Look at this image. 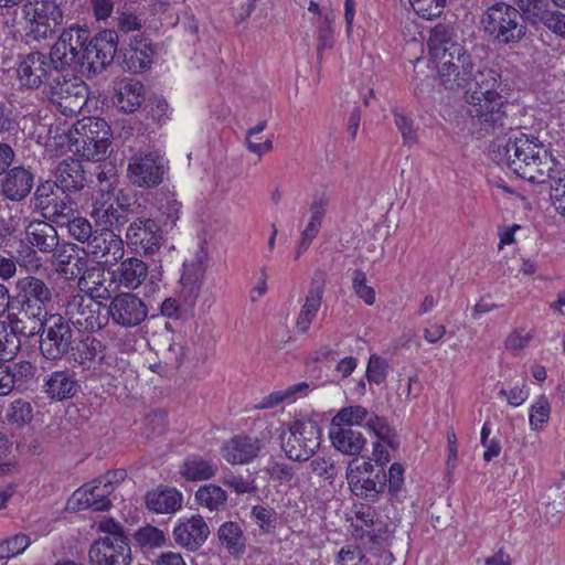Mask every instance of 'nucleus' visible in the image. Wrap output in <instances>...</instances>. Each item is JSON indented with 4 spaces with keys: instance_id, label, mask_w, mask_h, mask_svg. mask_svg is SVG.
<instances>
[{
    "instance_id": "obj_15",
    "label": "nucleus",
    "mask_w": 565,
    "mask_h": 565,
    "mask_svg": "<svg viewBox=\"0 0 565 565\" xmlns=\"http://www.w3.org/2000/svg\"><path fill=\"white\" fill-rule=\"evenodd\" d=\"M124 471L108 472L93 480L90 483L84 484L74 492L73 497L76 498L83 509L106 511L111 505L109 495L115 490V483H117L119 479H124Z\"/></svg>"
},
{
    "instance_id": "obj_53",
    "label": "nucleus",
    "mask_w": 565,
    "mask_h": 565,
    "mask_svg": "<svg viewBox=\"0 0 565 565\" xmlns=\"http://www.w3.org/2000/svg\"><path fill=\"white\" fill-rule=\"evenodd\" d=\"M394 124L402 135L403 143L406 147H413L418 142L417 130L414 127V120L404 115L399 109L392 110Z\"/></svg>"
},
{
    "instance_id": "obj_41",
    "label": "nucleus",
    "mask_w": 565,
    "mask_h": 565,
    "mask_svg": "<svg viewBox=\"0 0 565 565\" xmlns=\"http://www.w3.org/2000/svg\"><path fill=\"white\" fill-rule=\"evenodd\" d=\"M308 391L309 384L306 382H300L285 390L270 393L268 396L264 397L255 407L257 409L274 408L284 402L296 399L297 396L307 395Z\"/></svg>"
},
{
    "instance_id": "obj_35",
    "label": "nucleus",
    "mask_w": 565,
    "mask_h": 565,
    "mask_svg": "<svg viewBox=\"0 0 565 565\" xmlns=\"http://www.w3.org/2000/svg\"><path fill=\"white\" fill-rule=\"evenodd\" d=\"M146 20L128 9L118 10L116 17V29L114 30L118 35V44L126 43L129 38L134 35H143L142 29Z\"/></svg>"
},
{
    "instance_id": "obj_61",
    "label": "nucleus",
    "mask_w": 565,
    "mask_h": 565,
    "mask_svg": "<svg viewBox=\"0 0 565 565\" xmlns=\"http://www.w3.org/2000/svg\"><path fill=\"white\" fill-rule=\"evenodd\" d=\"M66 226L68 228V234L81 243L87 244V242H89V239L95 235V231L93 230L90 222L82 216L75 215Z\"/></svg>"
},
{
    "instance_id": "obj_13",
    "label": "nucleus",
    "mask_w": 565,
    "mask_h": 565,
    "mask_svg": "<svg viewBox=\"0 0 565 565\" xmlns=\"http://www.w3.org/2000/svg\"><path fill=\"white\" fill-rule=\"evenodd\" d=\"M166 170L167 161L159 152H138L129 160L127 175L134 185L150 189L163 181Z\"/></svg>"
},
{
    "instance_id": "obj_50",
    "label": "nucleus",
    "mask_w": 565,
    "mask_h": 565,
    "mask_svg": "<svg viewBox=\"0 0 565 565\" xmlns=\"http://www.w3.org/2000/svg\"><path fill=\"white\" fill-rule=\"evenodd\" d=\"M75 212L76 211L71 206L68 195L65 193L57 202L54 203V207H52L50 212L49 210H43L41 211V214L52 223L60 226H66L75 216Z\"/></svg>"
},
{
    "instance_id": "obj_57",
    "label": "nucleus",
    "mask_w": 565,
    "mask_h": 565,
    "mask_svg": "<svg viewBox=\"0 0 565 565\" xmlns=\"http://www.w3.org/2000/svg\"><path fill=\"white\" fill-rule=\"evenodd\" d=\"M551 405L546 396L541 395L530 408V426L533 430H540L548 420Z\"/></svg>"
},
{
    "instance_id": "obj_14",
    "label": "nucleus",
    "mask_w": 565,
    "mask_h": 565,
    "mask_svg": "<svg viewBox=\"0 0 565 565\" xmlns=\"http://www.w3.org/2000/svg\"><path fill=\"white\" fill-rule=\"evenodd\" d=\"M106 316L115 326L135 328L148 317V306L136 294L122 291L116 294L106 307Z\"/></svg>"
},
{
    "instance_id": "obj_18",
    "label": "nucleus",
    "mask_w": 565,
    "mask_h": 565,
    "mask_svg": "<svg viewBox=\"0 0 565 565\" xmlns=\"http://www.w3.org/2000/svg\"><path fill=\"white\" fill-rule=\"evenodd\" d=\"M160 227L152 218L138 217L127 228L126 242L130 249L146 256L160 248Z\"/></svg>"
},
{
    "instance_id": "obj_30",
    "label": "nucleus",
    "mask_w": 565,
    "mask_h": 565,
    "mask_svg": "<svg viewBox=\"0 0 565 565\" xmlns=\"http://www.w3.org/2000/svg\"><path fill=\"white\" fill-rule=\"evenodd\" d=\"M145 502L153 513L170 514L182 508L183 495L173 488H157L146 494Z\"/></svg>"
},
{
    "instance_id": "obj_63",
    "label": "nucleus",
    "mask_w": 565,
    "mask_h": 565,
    "mask_svg": "<svg viewBox=\"0 0 565 565\" xmlns=\"http://www.w3.org/2000/svg\"><path fill=\"white\" fill-rule=\"evenodd\" d=\"M78 246L73 243L64 242L58 243V247L53 250L54 264L57 266V271L62 274V269H70L71 265L76 258Z\"/></svg>"
},
{
    "instance_id": "obj_11",
    "label": "nucleus",
    "mask_w": 565,
    "mask_h": 565,
    "mask_svg": "<svg viewBox=\"0 0 565 565\" xmlns=\"http://www.w3.org/2000/svg\"><path fill=\"white\" fill-rule=\"evenodd\" d=\"M52 54L42 52H31L26 54L18 64L17 75L21 86L29 89H39L42 86L49 87L54 73L60 72Z\"/></svg>"
},
{
    "instance_id": "obj_34",
    "label": "nucleus",
    "mask_w": 565,
    "mask_h": 565,
    "mask_svg": "<svg viewBox=\"0 0 565 565\" xmlns=\"http://www.w3.org/2000/svg\"><path fill=\"white\" fill-rule=\"evenodd\" d=\"M105 349L106 347L103 341L95 337L86 335L78 341L75 340L74 349L70 356L78 365L85 366L96 358L103 360Z\"/></svg>"
},
{
    "instance_id": "obj_24",
    "label": "nucleus",
    "mask_w": 565,
    "mask_h": 565,
    "mask_svg": "<svg viewBox=\"0 0 565 565\" xmlns=\"http://www.w3.org/2000/svg\"><path fill=\"white\" fill-rule=\"evenodd\" d=\"M263 448L262 441L256 437L238 435L226 441L221 454L231 465H245L253 461Z\"/></svg>"
},
{
    "instance_id": "obj_4",
    "label": "nucleus",
    "mask_w": 565,
    "mask_h": 565,
    "mask_svg": "<svg viewBox=\"0 0 565 565\" xmlns=\"http://www.w3.org/2000/svg\"><path fill=\"white\" fill-rule=\"evenodd\" d=\"M480 25L489 41L508 47L516 46L529 32L522 13L505 1L488 6L480 15Z\"/></svg>"
},
{
    "instance_id": "obj_45",
    "label": "nucleus",
    "mask_w": 565,
    "mask_h": 565,
    "mask_svg": "<svg viewBox=\"0 0 565 565\" xmlns=\"http://www.w3.org/2000/svg\"><path fill=\"white\" fill-rule=\"evenodd\" d=\"M307 469L310 475L332 484L339 475L340 468L331 456H316L309 459Z\"/></svg>"
},
{
    "instance_id": "obj_17",
    "label": "nucleus",
    "mask_w": 565,
    "mask_h": 565,
    "mask_svg": "<svg viewBox=\"0 0 565 565\" xmlns=\"http://www.w3.org/2000/svg\"><path fill=\"white\" fill-rule=\"evenodd\" d=\"M210 534V526L200 514L180 518L172 530L175 545L190 553L198 552L206 543Z\"/></svg>"
},
{
    "instance_id": "obj_10",
    "label": "nucleus",
    "mask_w": 565,
    "mask_h": 565,
    "mask_svg": "<svg viewBox=\"0 0 565 565\" xmlns=\"http://www.w3.org/2000/svg\"><path fill=\"white\" fill-rule=\"evenodd\" d=\"M118 46V35L113 30H104L88 39L81 55L82 73L97 74L111 64Z\"/></svg>"
},
{
    "instance_id": "obj_25",
    "label": "nucleus",
    "mask_w": 565,
    "mask_h": 565,
    "mask_svg": "<svg viewBox=\"0 0 565 565\" xmlns=\"http://www.w3.org/2000/svg\"><path fill=\"white\" fill-rule=\"evenodd\" d=\"M42 388L47 398L64 401L76 395L79 384L75 374L70 370H57L44 379Z\"/></svg>"
},
{
    "instance_id": "obj_32",
    "label": "nucleus",
    "mask_w": 565,
    "mask_h": 565,
    "mask_svg": "<svg viewBox=\"0 0 565 565\" xmlns=\"http://www.w3.org/2000/svg\"><path fill=\"white\" fill-rule=\"evenodd\" d=\"M220 545L232 556L238 557L246 551V536L242 526L234 521H226L216 532Z\"/></svg>"
},
{
    "instance_id": "obj_43",
    "label": "nucleus",
    "mask_w": 565,
    "mask_h": 565,
    "mask_svg": "<svg viewBox=\"0 0 565 565\" xmlns=\"http://www.w3.org/2000/svg\"><path fill=\"white\" fill-rule=\"evenodd\" d=\"M64 194L56 181L45 180L36 186L32 200L35 209L40 212L43 210L50 211L54 207V203Z\"/></svg>"
},
{
    "instance_id": "obj_51",
    "label": "nucleus",
    "mask_w": 565,
    "mask_h": 565,
    "mask_svg": "<svg viewBox=\"0 0 565 565\" xmlns=\"http://www.w3.org/2000/svg\"><path fill=\"white\" fill-rule=\"evenodd\" d=\"M366 428L392 449H396L399 446L396 431L388 425L384 417L374 414L373 417L369 419Z\"/></svg>"
},
{
    "instance_id": "obj_64",
    "label": "nucleus",
    "mask_w": 565,
    "mask_h": 565,
    "mask_svg": "<svg viewBox=\"0 0 565 565\" xmlns=\"http://www.w3.org/2000/svg\"><path fill=\"white\" fill-rule=\"evenodd\" d=\"M264 471L269 479L279 483L290 482L295 476L292 466L277 461L274 458H270L267 466L264 468Z\"/></svg>"
},
{
    "instance_id": "obj_59",
    "label": "nucleus",
    "mask_w": 565,
    "mask_h": 565,
    "mask_svg": "<svg viewBox=\"0 0 565 565\" xmlns=\"http://www.w3.org/2000/svg\"><path fill=\"white\" fill-rule=\"evenodd\" d=\"M334 17L332 12H326L319 20L318 24V54L324 49L333 46V28Z\"/></svg>"
},
{
    "instance_id": "obj_3",
    "label": "nucleus",
    "mask_w": 565,
    "mask_h": 565,
    "mask_svg": "<svg viewBox=\"0 0 565 565\" xmlns=\"http://www.w3.org/2000/svg\"><path fill=\"white\" fill-rule=\"evenodd\" d=\"M503 152L508 167L520 178L537 184L554 179L556 160L534 135L514 131Z\"/></svg>"
},
{
    "instance_id": "obj_38",
    "label": "nucleus",
    "mask_w": 565,
    "mask_h": 565,
    "mask_svg": "<svg viewBox=\"0 0 565 565\" xmlns=\"http://www.w3.org/2000/svg\"><path fill=\"white\" fill-rule=\"evenodd\" d=\"M217 466L200 456L188 457L181 468V475L191 481L207 480L215 476Z\"/></svg>"
},
{
    "instance_id": "obj_20",
    "label": "nucleus",
    "mask_w": 565,
    "mask_h": 565,
    "mask_svg": "<svg viewBox=\"0 0 565 565\" xmlns=\"http://www.w3.org/2000/svg\"><path fill=\"white\" fill-rule=\"evenodd\" d=\"M118 58L122 65L132 73L141 72L152 63L153 49L149 39L143 35H134L121 46H117Z\"/></svg>"
},
{
    "instance_id": "obj_19",
    "label": "nucleus",
    "mask_w": 565,
    "mask_h": 565,
    "mask_svg": "<svg viewBox=\"0 0 565 565\" xmlns=\"http://www.w3.org/2000/svg\"><path fill=\"white\" fill-rule=\"evenodd\" d=\"M89 565H130L131 550L129 543L114 539H97L88 551Z\"/></svg>"
},
{
    "instance_id": "obj_46",
    "label": "nucleus",
    "mask_w": 565,
    "mask_h": 565,
    "mask_svg": "<svg viewBox=\"0 0 565 565\" xmlns=\"http://www.w3.org/2000/svg\"><path fill=\"white\" fill-rule=\"evenodd\" d=\"M6 418L14 428H22L32 422L33 406L24 398H17L8 405Z\"/></svg>"
},
{
    "instance_id": "obj_33",
    "label": "nucleus",
    "mask_w": 565,
    "mask_h": 565,
    "mask_svg": "<svg viewBox=\"0 0 565 565\" xmlns=\"http://www.w3.org/2000/svg\"><path fill=\"white\" fill-rule=\"evenodd\" d=\"M8 320L19 335L33 338L35 335L41 337L46 327L47 318L36 312L30 313L26 310L19 309L17 313H9Z\"/></svg>"
},
{
    "instance_id": "obj_27",
    "label": "nucleus",
    "mask_w": 565,
    "mask_h": 565,
    "mask_svg": "<svg viewBox=\"0 0 565 565\" xmlns=\"http://www.w3.org/2000/svg\"><path fill=\"white\" fill-rule=\"evenodd\" d=\"M26 239L41 253L50 254L58 247L56 228L46 221L33 220L25 226Z\"/></svg>"
},
{
    "instance_id": "obj_22",
    "label": "nucleus",
    "mask_w": 565,
    "mask_h": 565,
    "mask_svg": "<svg viewBox=\"0 0 565 565\" xmlns=\"http://www.w3.org/2000/svg\"><path fill=\"white\" fill-rule=\"evenodd\" d=\"M34 173L22 166L9 169L0 180V193L10 202L26 199L34 185Z\"/></svg>"
},
{
    "instance_id": "obj_39",
    "label": "nucleus",
    "mask_w": 565,
    "mask_h": 565,
    "mask_svg": "<svg viewBox=\"0 0 565 565\" xmlns=\"http://www.w3.org/2000/svg\"><path fill=\"white\" fill-rule=\"evenodd\" d=\"M143 102V86L138 81L122 85L116 95L117 107L125 113H134Z\"/></svg>"
},
{
    "instance_id": "obj_6",
    "label": "nucleus",
    "mask_w": 565,
    "mask_h": 565,
    "mask_svg": "<svg viewBox=\"0 0 565 565\" xmlns=\"http://www.w3.org/2000/svg\"><path fill=\"white\" fill-rule=\"evenodd\" d=\"M47 89L51 102L65 116L78 114L87 103V86L72 70L61 68L54 73Z\"/></svg>"
},
{
    "instance_id": "obj_55",
    "label": "nucleus",
    "mask_w": 565,
    "mask_h": 565,
    "mask_svg": "<svg viewBox=\"0 0 565 565\" xmlns=\"http://www.w3.org/2000/svg\"><path fill=\"white\" fill-rule=\"evenodd\" d=\"M158 210L163 226L172 228L180 217L181 202L173 195H166L164 199L160 200Z\"/></svg>"
},
{
    "instance_id": "obj_16",
    "label": "nucleus",
    "mask_w": 565,
    "mask_h": 565,
    "mask_svg": "<svg viewBox=\"0 0 565 565\" xmlns=\"http://www.w3.org/2000/svg\"><path fill=\"white\" fill-rule=\"evenodd\" d=\"M15 291L13 300L19 309L47 316L46 307L52 301V291L44 280L34 276L20 278Z\"/></svg>"
},
{
    "instance_id": "obj_12",
    "label": "nucleus",
    "mask_w": 565,
    "mask_h": 565,
    "mask_svg": "<svg viewBox=\"0 0 565 565\" xmlns=\"http://www.w3.org/2000/svg\"><path fill=\"white\" fill-rule=\"evenodd\" d=\"M23 13L31 23V33L38 40L52 36L63 22L61 3L56 0H28Z\"/></svg>"
},
{
    "instance_id": "obj_8",
    "label": "nucleus",
    "mask_w": 565,
    "mask_h": 565,
    "mask_svg": "<svg viewBox=\"0 0 565 565\" xmlns=\"http://www.w3.org/2000/svg\"><path fill=\"white\" fill-rule=\"evenodd\" d=\"M39 343L40 353L47 361L58 362L70 356L74 349L75 337L68 320L61 315H51Z\"/></svg>"
},
{
    "instance_id": "obj_7",
    "label": "nucleus",
    "mask_w": 565,
    "mask_h": 565,
    "mask_svg": "<svg viewBox=\"0 0 565 565\" xmlns=\"http://www.w3.org/2000/svg\"><path fill=\"white\" fill-rule=\"evenodd\" d=\"M321 429L310 419L296 420L280 434L281 450L292 461H308L320 448Z\"/></svg>"
},
{
    "instance_id": "obj_40",
    "label": "nucleus",
    "mask_w": 565,
    "mask_h": 565,
    "mask_svg": "<svg viewBox=\"0 0 565 565\" xmlns=\"http://www.w3.org/2000/svg\"><path fill=\"white\" fill-rule=\"evenodd\" d=\"M352 462L349 465L347 478L352 492L358 497H363L369 500H374L379 493L384 491V483L380 481H372L371 476H355L351 469Z\"/></svg>"
},
{
    "instance_id": "obj_56",
    "label": "nucleus",
    "mask_w": 565,
    "mask_h": 565,
    "mask_svg": "<svg viewBox=\"0 0 565 565\" xmlns=\"http://www.w3.org/2000/svg\"><path fill=\"white\" fill-rule=\"evenodd\" d=\"M388 374V362L377 355L369 358L365 376L369 383L380 385L385 382Z\"/></svg>"
},
{
    "instance_id": "obj_31",
    "label": "nucleus",
    "mask_w": 565,
    "mask_h": 565,
    "mask_svg": "<svg viewBox=\"0 0 565 565\" xmlns=\"http://www.w3.org/2000/svg\"><path fill=\"white\" fill-rule=\"evenodd\" d=\"M147 276V264L137 257H130L122 260L114 271L115 281L130 290L137 289L141 286Z\"/></svg>"
},
{
    "instance_id": "obj_58",
    "label": "nucleus",
    "mask_w": 565,
    "mask_h": 565,
    "mask_svg": "<svg viewBox=\"0 0 565 565\" xmlns=\"http://www.w3.org/2000/svg\"><path fill=\"white\" fill-rule=\"evenodd\" d=\"M351 278L354 294L367 306H372L375 302V290L367 285L366 274L361 269H354Z\"/></svg>"
},
{
    "instance_id": "obj_29",
    "label": "nucleus",
    "mask_w": 565,
    "mask_h": 565,
    "mask_svg": "<svg viewBox=\"0 0 565 565\" xmlns=\"http://www.w3.org/2000/svg\"><path fill=\"white\" fill-rule=\"evenodd\" d=\"M332 446L348 456H359L365 447L366 439L361 431L332 423L329 431Z\"/></svg>"
},
{
    "instance_id": "obj_21",
    "label": "nucleus",
    "mask_w": 565,
    "mask_h": 565,
    "mask_svg": "<svg viewBox=\"0 0 565 565\" xmlns=\"http://www.w3.org/2000/svg\"><path fill=\"white\" fill-rule=\"evenodd\" d=\"M124 241L113 230L95 231L93 238L87 242L84 254L100 258L105 264H116L124 256Z\"/></svg>"
},
{
    "instance_id": "obj_26",
    "label": "nucleus",
    "mask_w": 565,
    "mask_h": 565,
    "mask_svg": "<svg viewBox=\"0 0 565 565\" xmlns=\"http://www.w3.org/2000/svg\"><path fill=\"white\" fill-rule=\"evenodd\" d=\"M206 262L207 255L201 249L195 253L192 259L183 263L180 281L182 291L190 298H196L199 296L206 271Z\"/></svg>"
},
{
    "instance_id": "obj_49",
    "label": "nucleus",
    "mask_w": 565,
    "mask_h": 565,
    "mask_svg": "<svg viewBox=\"0 0 565 565\" xmlns=\"http://www.w3.org/2000/svg\"><path fill=\"white\" fill-rule=\"evenodd\" d=\"M7 370L10 371L11 381L18 391L24 390L33 382L38 371L36 366L26 360L7 364Z\"/></svg>"
},
{
    "instance_id": "obj_9",
    "label": "nucleus",
    "mask_w": 565,
    "mask_h": 565,
    "mask_svg": "<svg viewBox=\"0 0 565 565\" xmlns=\"http://www.w3.org/2000/svg\"><path fill=\"white\" fill-rule=\"evenodd\" d=\"M106 308L92 296L74 294L67 298L65 315L68 323L87 332H96L108 324Z\"/></svg>"
},
{
    "instance_id": "obj_60",
    "label": "nucleus",
    "mask_w": 565,
    "mask_h": 565,
    "mask_svg": "<svg viewBox=\"0 0 565 565\" xmlns=\"http://www.w3.org/2000/svg\"><path fill=\"white\" fill-rule=\"evenodd\" d=\"M447 0H409L414 11L423 19L431 20L439 17Z\"/></svg>"
},
{
    "instance_id": "obj_54",
    "label": "nucleus",
    "mask_w": 565,
    "mask_h": 565,
    "mask_svg": "<svg viewBox=\"0 0 565 565\" xmlns=\"http://www.w3.org/2000/svg\"><path fill=\"white\" fill-rule=\"evenodd\" d=\"M136 542L141 547L158 548L162 547L167 543L166 534L162 530L146 525L140 527L135 534Z\"/></svg>"
},
{
    "instance_id": "obj_52",
    "label": "nucleus",
    "mask_w": 565,
    "mask_h": 565,
    "mask_svg": "<svg viewBox=\"0 0 565 565\" xmlns=\"http://www.w3.org/2000/svg\"><path fill=\"white\" fill-rule=\"evenodd\" d=\"M222 482L236 494H254L258 491L256 480L250 473L243 476L230 471L223 476Z\"/></svg>"
},
{
    "instance_id": "obj_36",
    "label": "nucleus",
    "mask_w": 565,
    "mask_h": 565,
    "mask_svg": "<svg viewBox=\"0 0 565 565\" xmlns=\"http://www.w3.org/2000/svg\"><path fill=\"white\" fill-rule=\"evenodd\" d=\"M89 39V31L79 26H71L64 30L58 40L51 47V54L55 62L65 58L66 51L74 49V46L84 45Z\"/></svg>"
},
{
    "instance_id": "obj_47",
    "label": "nucleus",
    "mask_w": 565,
    "mask_h": 565,
    "mask_svg": "<svg viewBox=\"0 0 565 565\" xmlns=\"http://www.w3.org/2000/svg\"><path fill=\"white\" fill-rule=\"evenodd\" d=\"M524 21L535 26L551 9L550 0H513Z\"/></svg>"
},
{
    "instance_id": "obj_42",
    "label": "nucleus",
    "mask_w": 565,
    "mask_h": 565,
    "mask_svg": "<svg viewBox=\"0 0 565 565\" xmlns=\"http://www.w3.org/2000/svg\"><path fill=\"white\" fill-rule=\"evenodd\" d=\"M195 500L199 505L206 508L210 511H217L225 507L227 493L220 486L207 483L198 489L195 492Z\"/></svg>"
},
{
    "instance_id": "obj_5",
    "label": "nucleus",
    "mask_w": 565,
    "mask_h": 565,
    "mask_svg": "<svg viewBox=\"0 0 565 565\" xmlns=\"http://www.w3.org/2000/svg\"><path fill=\"white\" fill-rule=\"evenodd\" d=\"M110 137V127L105 119L84 117L74 125L70 140L81 157L99 162L107 156Z\"/></svg>"
},
{
    "instance_id": "obj_2",
    "label": "nucleus",
    "mask_w": 565,
    "mask_h": 565,
    "mask_svg": "<svg viewBox=\"0 0 565 565\" xmlns=\"http://www.w3.org/2000/svg\"><path fill=\"white\" fill-rule=\"evenodd\" d=\"M479 79L475 89L466 92L467 114L471 126L484 135L502 134L508 120L502 73L488 71Z\"/></svg>"
},
{
    "instance_id": "obj_44",
    "label": "nucleus",
    "mask_w": 565,
    "mask_h": 565,
    "mask_svg": "<svg viewBox=\"0 0 565 565\" xmlns=\"http://www.w3.org/2000/svg\"><path fill=\"white\" fill-rule=\"evenodd\" d=\"M374 413H370L362 405H352L341 408L332 419L333 424L344 427L361 426L367 427V422Z\"/></svg>"
},
{
    "instance_id": "obj_62",
    "label": "nucleus",
    "mask_w": 565,
    "mask_h": 565,
    "mask_svg": "<svg viewBox=\"0 0 565 565\" xmlns=\"http://www.w3.org/2000/svg\"><path fill=\"white\" fill-rule=\"evenodd\" d=\"M250 515L264 533H270L276 527V512L273 508L254 505Z\"/></svg>"
},
{
    "instance_id": "obj_37",
    "label": "nucleus",
    "mask_w": 565,
    "mask_h": 565,
    "mask_svg": "<svg viewBox=\"0 0 565 565\" xmlns=\"http://www.w3.org/2000/svg\"><path fill=\"white\" fill-rule=\"evenodd\" d=\"M117 201V207L113 203H103L93 211L96 222L103 225L104 228L120 227L127 222L126 213L129 211V203Z\"/></svg>"
},
{
    "instance_id": "obj_48",
    "label": "nucleus",
    "mask_w": 565,
    "mask_h": 565,
    "mask_svg": "<svg viewBox=\"0 0 565 565\" xmlns=\"http://www.w3.org/2000/svg\"><path fill=\"white\" fill-rule=\"evenodd\" d=\"M21 341L12 324L0 321V360H12L20 351Z\"/></svg>"
},
{
    "instance_id": "obj_1",
    "label": "nucleus",
    "mask_w": 565,
    "mask_h": 565,
    "mask_svg": "<svg viewBox=\"0 0 565 565\" xmlns=\"http://www.w3.org/2000/svg\"><path fill=\"white\" fill-rule=\"evenodd\" d=\"M457 38L456 31L448 24L439 23L429 31V54L436 62L438 78L445 89L471 90V84L477 87L482 73L501 71L493 65L477 63Z\"/></svg>"
},
{
    "instance_id": "obj_28",
    "label": "nucleus",
    "mask_w": 565,
    "mask_h": 565,
    "mask_svg": "<svg viewBox=\"0 0 565 565\" xmlns=\"http://www.w3.org/2000/svg\"><path fill=\"white\" fill-rule=\"evenodd\" d=\"M55 181L62 193H76L84 189L86 183L85 170L82 163L73 158L61 161L56 168Z\"/></svg>"
},
{
    "instance_id": "obj_23",
    "label": "nucleus",
    "mask_w": 565,
    "mask_h": 565,
    "mask_svg": "<svg viewBox=\"0 0 565 565\" xmlns=\"http://www.w3.org/2000/svg\"><path fill=\"white\" fill-rule=\"evenodd\" d=\"M327 285V273L323 269H316L310 281L306 301L297 318V328L301 332L308 331L312 320L316 318L322 301Z\"/></svg>"
}]
</instances>
